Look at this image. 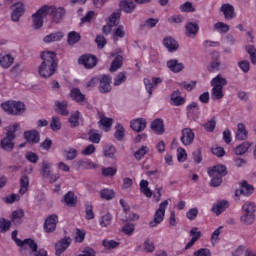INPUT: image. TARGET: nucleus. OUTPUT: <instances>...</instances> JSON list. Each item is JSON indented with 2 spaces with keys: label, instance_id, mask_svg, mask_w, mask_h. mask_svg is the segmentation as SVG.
I'll return each mask as SVG.
<instances>
[{
  "label": "nucleus",
  "instance_id": "obj_3",
  "mask_svg": "<svg viewBox=\"0 0 256 256\" xmlns=\"http://www.w3.org/2000/svg\"><path fill=\"white\" fill-rule=\"evenodd\" d=\"M256 205L253 202H246L242 206V216L240 217L241 223L244 225H253L255 221Z\"/></svg>",
  "mask_w": 256,
  "mask_h": 256
},
{
  "label": "nucleus",
  "instance_id": "obj_2",
  "mask_svg": "<svg viewBox=\"0 0 256 256\" xmlns=\"http://www.w3.org/2000/svg\"><path fill=\"white\" fill-rule=\"evenodd\" d=\"M208 175L211 177V187H219L223 183V177L227 175V167L219 164L208 169Z\"/></svg>",
  "mask_w": 256,
  "mask_h": 256
},
{
  "label": "nucleus",
  "instance_id": "obj_32",
  "mask_svg": "<svg viewBox=\"0 0 256 256\" xmlns=\"http://www.w3.org/2000/svg\"><path fill=\"white\" fill-rule=\"evenodd\" d=\"M212 87L223 89L227 85V79H225L221 74H218L215 78L211 80Z\"/></svg>",
  "mask_w": 256,
  "mask_h": 256
},
{
  "label": "nucleus",
  "instance_id": "obj_25",
  "mask_svg": "<svg viewBox=\"0 0 256 256\" xmlns=\"http://www.w3.org/2000/svg\"><path fill=\"white\" fill-rule=\"evenodd\" d=\"M0 147L4 151H7L8 153H11L13 149L15 148V143H13V138L4 137L0 142Z\"/></svg>",
  "mask_w": 256,
  "mask_h": 256
},
{
  "label": "nucleus",
  "instance_id": "obj_1",
  "mask_svg": "<svg viewBox=\"0 0 256 256\" xmlns=\"http://www.w3.org/2000/svg\"><path fill=\"white\" fill-rule=\"evenodd\" d=\"M40 57L42 59L38 67L40 77L44 79L53 77V74L57 71V54L53 51L45 50L40 54Z\"/></svg>",
  "mask_w": 256,
  "mask_h": 256
},
{
  "label": "nucleus",
  "instance_id": "obj_54",
  "mask_svg": "<svg viewBox=\"0 0 256 256\" xmlns=\"http://www.w3.org/2000/svg\"><path fill=\"white\" fill-rule=\"evenodd\" d=\"M146 153H149V147L142 146L140 149H138L134 153V157H135V159H137V161H141V159H143V157H145Z\"/></svg>",
  "mask_w": 256,
  "mask_h": 256
},
{
  "label": "nucleus",
  "instance_id": "obj_47",
  "mask_svg": "<svg viewBox=\"0 0 256 256\" xmlns=\"http://www.w3.org/2000/svg\"><path fill=\"white\" fill-rule=\"evenodd\" d=\"M61 127H62L61 119H59V117L57 116L52 117L50 122V129L56 132V131H61Z\"/></svg>",
  "mask_w": 256,
  "mask_h": 256
},
{
  "label": "nucleus",
  "instance_id": "obj_14",
  "mask_svg": "<svg viewBox=\"0 0 256 256\" xmlns=\"http://www.w3.org/2000/svg\"><path fill=\"white\" fill-rule=\"evenodd\" d=\"M100 93H109L111 91V76L103 75L99 78Z\"/></svg>",
  "mask_w": 256,
  "mask_h": 256
},
{
  "label": "nucleus",
  "instance_id": "obj_52",
  "mask_svg": "<svg viewBox=\"0 0 256 256\" xmlns=\"http://www.w3.org/2000/svg\"><path fill=\"white\" fill-rule=\"evenodd\" d=\"M14 101L13 100H9V101H5L1 104V109L7 113L8 115H13V107H14Z\"/></svg>",
  "mask_w": 256,
  "mask_h": 256
},
{
  "label": "nucleus",
  "instance_id": "obj_15",
  "mask_svg": "<svg viewBox=\"0 0 256 256\" xmlns=\"http://www.w3.org/2000/svg\"><path fill=\"white\" fill-rule=\"evenodd\" d=\"M130 127L136 133H141V131H145V127H147V120L145 118L134 119L130 122Z\"/></svg>",
  "mask_w": 256,
  "mask_h": 256
},
{
  "label": "nucleus",
  "instance_id": "obj_13",
  "mask_svg": "<svg viewBox=\"0 0 256 256\" xmlns=\"http://www.w3.org/2000/svg\"><path fill=\"white\" fill-rule=\"evenodd\" d=\"M187 115L188 117H190V119H193L194 121H197V119H199L201 111L197 102H192L187 106Z\"/></svg>",
  "mask_w": 256,
  "mask_h": 256
},
{
  "label": "nucleus",
  "instance_id": "obj_33",
  "mask_svg": "<svg viewBox=\"0 0 256 256\" xmlns=\"http://www.w3.org/2000/svg\"><path fill=\"white\" fill-rule=\"evenodd\" d=\"M55 105L57 113L63 116L69 115V110L67 109V101H56Z\"/></svg>",
  "mask_w": 256,
  "mask_h": 256
},
{
  "label": "nucleus",
  "instance_id": "obj_57",
  "mask_svg": "<svg viewBox=\"0 0 256 256\" xmlns=\"http://www.w3.org/2000/svg\"><path fill=\"white\" fill-rule=\"evenodd\" d=\"M142 251H144V253H153V251H155V245H153V241H144L142 245Z\"/></svg>",
  "mask_w": 256,
  "mask_h": 256
},
{
  "label": "nucleus",
  "instance_id": "obj_22",
  "mask_svg": "<svg viewBox=\"0 0 256 256\" xmlns=\"http://www.w3.org/2000/svg\"><path fill=\"white\" fill-rule=\"evenodd\" d=\"M63 37H65V34H63V32H61V31L53 32V33L46 35L43 38V42L44 43H55L57 41H61Z\"/></svg>",
  "mask_w": 256,
  "mask_h": 256
},
{
  "label": "nucleus",
  "instance_id": "obj_39",
  "mask_svg": "<svg viewBox=\"0 0 256 256\" xmlns=\"http://www.w3.org/2000/svg\"><path fill=\"white\" fill-rule=\"evenodd\" d=\"M12 107V115H23L25 113V104L23 102L14 101Z\"/></svg>",
  "mask_w": 256,
  "mask_h": 256
},
{
  "label": "nucleus",
  "instance_id": "obj_51",
  "mask_svg": "<svg viewBox=\"0 0 256 256\" xmlns=\"http://www.w3.org/2000/svg\"><path fill=\"white\" fill-rule=\"evenodd\" d=\"M64 203H66L68 207H73V205L77 203V198L75 197V194H73V192H68L64 196Z\"/></svg>",
  "mask_w": 256,
  "mask_h": 256
},
{
  "label": "nucleus",
  "instance_id": "obj_30",
  "mask_svg": "<svg viewBox=\"0 0 256 256\" xmlns=\"http://www.w3.org/2000/svg\"><path fill=\"white\" fill-rule=\"evenodd\" d=\"M120 9L124 13H133L135 11V3L131 0H123L120 2Z\"/></svg>",
  "mask_w": 256,
  "mask_h": 256
},
{
  "label": "nucleus",
  "instance_id": "obj_48",
  "mask_svg": "<svg viewBox=\"0 0 256 256\" xmlns=\"http://www.w3.org/2000/svg\"><path fill=\"white\" fill-rule=\"evenodd\" d=\"M249 147H251V145L248 144V142H244L234 148V153L235 155H245V152L249 151Z\"/></svg>",
  "mask_w": 256,
  "mask_h": 256
},
{
  "label": "nucleus",
  "instance_id": "obj_26",
  "mask_svg": "<svg viewBox=\"0 0 256 256\" xmlns=\"http://www.w3.org/2000/svg\"><path fill=\"white\" fill-rule=\"evenodd\" d=\"M15 58L10 54H0V65L3 69H9L13 65Z\"/></svg>",
  "mask_w": 256,
  "mask_h": 256
},
{
  "label": "nucleus",
  "instance_id": "obj_58",
  "mask_svg": "<svg viewBox=\"0 0 256 256\" xmlns=\"http://www.w3.org/2000/svg\"><path fill=\"white\" fill-rule=\"evenodd\" d=\"M182 13H195V7L191 2H185L179 7Z\"/></svg>",
  "mask_w": 256,
  "mask_h": 256
},
{
  "label": "nucleus",
  "instance_id": "obj_53",
  "mask_svg": "<svg viewBox=\"0 0 256 256\" xmlns=\"http://www.w3.org/2000/svg\"><path fill=\"white\" fill-rule=\"evenodd\" d=\"M216 126L217 120H215V117H212L204 124V129L205 131H208V133H213V131H215Z\"/></svg>",
  "mask_w": 256,
  "mask_h": 256
},
{
  "label": "nucleus",
  "instance_id": "obj_18",
  "mask_svg": "<svg viewBox=\"0 0 256 256\" xmlns=\"http://www.w3.org/2000/svg\"><path fill=\"white\" fill-rule=\"evenodd\" d=\"M190 237H191V240L186 244L185 250L191 249V247H193L195 243H197V241L201 239V231H199L198 228H192L190 230Z\"/></svg>",
  "mask_w": 256,
  "mask_h": 256
},
{
  "label": "nucleus",
  "instance_id": "obj_19",
  "mask_svg": "<svg viewBox=\"0 0 256 256\" xmlns=\"http://www.w3.org/2000/svg\"><path fill=\"white\" fill-rule=\"evenodd\" d=\"M229 207V202L226 200H218L215 204L212 206V213L215 215H221Z\"/></svg>",
  "mask_w": 256,
  "mask_h": 256
},
{
  "label": "nucleus",
  "instance_id": "obj_45",
  "mask_svg": "<svg viewBox=\"0 0 256 256\" xmlns=\"http://www.w3.org/2000/svg\"><path fill=\"white\" fill-rule=\"evenodd\" d=\"M123 65V56L118 55L115 57L114 61H112L110 71L111 73H115L117 69H120V67Z\"/></svg>",
  "mask_w": 256,
  "mask_h": 256
},
{
  "label": "nucleus",
  "instance_id": "obj_29",
  "mask_svg": "<svg viewBox=\"0 0 256 256\" xmlns=\"http://www.w3.org/2000/svg\"><path fill=\"white\" fill-rule=\"evenodd\" d=\"M69 245H71V238L60 240L56 244V255H61V253H63V251H65L69 247Z\"/></svg>",
  "mask_w": 256,
  "mask_h": 256
},
{
  "label": "nucleus",
  "instance_id": "obj_42",
  "mask_svg": "<svg viewBox=\"0 0 256 256\" xmlns=\"http://www.w3.org/2000/svg\"><path fill=\"white\" fill-rule=\"evenodd\" d=\"M254 191L253 186L251 184L247 183V181H243L240 188V193L242 195H245L246 197H249Z\"/></svg>",
  "mask_w": 256,
  "mask_h": 256
},
{
  "label": "nucleus",
  "instance_id": "obj_35",
  "mask_svg": "<svg viewBox=\"0 0 256 256\" xmlns=\"http://www.w3.org/2000/svg\"><path fill=\"white\" fill-rule=\"evenodd\" d=\"M29 191V176H22L20 178V195H25Z\"/></svg>",
  "mask_w": 256,
  "mask_h": 256
},
{
  "label": "nucleus",
  "instance_id": "obj_11",
  "mask_svg": "<svg viewBox=\"0 0 256 256\" xmlns=\"http://www.w3.org/2000/svg\"><path fill=\"white\" fill-rule=\"evenodd\" d=\"M220 11L221 13H223L226 21H231V19H235L236 17L235 7H233V5L229 3L222 4V6L220 7Z\"/></svg>",
  "mask_w": 256,
  "mask_h": 256
},
{
  "label": "nucleus",
  "instance_id": "obj_7",
  "mask_svg": "<svg viewBox=\"0 0 256 256\" xmlns=\"http://www.w3.org/2000/svg\"><path fill=\"white\" fill-rule=\"evenodd\" d=\"M47 9V15L52 17L54 23H59L65 17V8L63 7H56L55 5H44Z\"/></svg>",
  "mask_w": 256,
  "mask_h": 256
},
{
  "label": "nucleus",
  "instance_id": "obj_38",
  "mask_svg": "<svg viewBox=\"0 0 256 256\" xmlns=\"http://www.w3.org/2000/svg\"><path fill=\"white\" fill-rule=\"evenodd\" d=\"M111 223H113V216L109 213L102 215L99 219L100 227H110Z\"/></svg>",
  "mask_w": 256,
  "mask_h": 256
},
{
  "label": "nucleus",
  "instance_id": "obj_20",
  "mask_svg": "<svg viewBox=\"0 0 256 256\" xmlns=\"http://www.w3.org/2000/svg\"><path fill=\"white\" fill-rule=\"evenodd\" d=\"M166 65L168 69L172 71V73H181V71L185 69V65H183V63H180L177 59L168 60Z\"/></svg>",
  "mask_w": 256,
  "mask_h": 256
},
{
  "label": "nucleus",
  "instance_id": "obj_17",
  "mask_svg": "<svg viewBox=\"0 0 256 256\" xmlns=\"http://www.w3.org/2000/svg\"><path fill=\"white\" fill-rule=\"evenodd\" d=\"M159 83H163V80L159 77L152 78V82H151V80H149L147 78L144 79V84H145L146 91H147L149 97H151V95H153V89H155L154 85H159Z\"/></svg>",
  "mask_w": 256,
  "mask_h": 256
},
{
  "label": "nucleus",
  "instance_id": "obj_34",
  "mask_svg": "<svg viewBox=\"0 0 256 256\" xmlns=\"http://www.w3.org/2000/svg\"><path fill=\"white\" fill-rule=\"evenodd\" d=\"M140 191L143 193V195H145V197H153V192L151 191V188L149 187V181L147 180L140 181Z\"/></svg>",
  "mask_w": 256,
  "mask_h": 256
},
{
  "label": "nucleus",
  "instance_id": "obj_9",
  "mask_svg": "<svg viewBox=\"0 0 256 256\" xmlns=\"http://www.w3.org/2000/svg\"><path fill=\"white\" fill-rule=\"evenodd\" d=\"M57 223H59V217L57 214L48 216L44 222L45 233H53L57 229Z\"/></svg>",
  "mask_w": 256,
  "mask_h": 256
},
{
  "label": "nucleus",
  "instance_id": "obj_31",
  "mask_svg": "<svg viewBox=\"0 0 256 256\" xmlns=\"http://www.w3.org/2000/svg\"><path fill=\"white\" fill-rule=\"evenodd\" d=\"M199 33V25L197 23L189 22L186 24L187 37H195Z\"/></svg>",
  "mask_w": 256,
  "mask_h": 256
},
{
  "label": "nucleus",
  "instance_id": "obj_16",
  "mask_svg": "<svg viewBox=\"0 0 256 256\" xmlns=\"http://www.w3.org/2000/svg\"><path fill=\"white\" fill-rule=\"evenodd\" d=\"M185 98L181 96V92L176 90L170 95V103L174 105V107H181V105H185Z\"/></svg>",
  "mask_w": 256,
  "mask_h": 256
},
{
  "label": "nucleus",
  "instance_id": "obj_62",
  "mask_svg": "<svg viewBox=\"0 0 256 256\" xmlns=\"http://www.w3.org/2000/svg\"><path fill=\"white\" fill-rule=\"evenodd\" d=\"M115 147L113 145H106L104 147V156L105 157H109L110 159H113V157H115Z\"/></svg>",
  "mask_w": 256,
  "mask_h": 256
},
{
  "label": "nucleus",
  "instance_id": "obj_10",
  "mask_svg": "<svg viewBox=\"0 0 256 256\" xmlns=\"http://www.w3.org/2000/svg\"><path fill=\"white\" fill-rule=\"evenodd\" d=\"M79 65H83L86 69H93L97 65V58L93 55H84L78 59Z\"/></svg>",
  "mask_w": 256,
  "mask_h": 256
},
{
  "label": "nucleus",
  "instance_id": "obj_21",
  "mask_svg": "<svg viewBox=\"0 0 256 256\" xmlns=\"http://www.w3.org/2000/svg\"><path fill=\"white\" fill-rule=\"evenodd\" d=\"M24 139H26L27 143H39L41 141V138L39 136V132L37 130H30L24 132Z\"/></svg>",
  "mask_w": 256,
  "mask_h": 256
},
{
  "label": "nucleus",
  "instance_id": "obj_27",
  "mask_svg": "<svg viewBox=\"0 0 256 256\" xmlns=\"http://www.w3.org/2000/svg\"><path fill=\"white\" fill-rule=\"evenodd\" d=\"M163 45L166 47V49H168V51H170V53H173V51H177V49H179V44L171 37L164 38Z\"/></svg>",
  "mask_w": 256,
  "mask_h": 256
},
{
  "label": "nucleus",
  "instance_id": "obj_28",
  "mask_svg": "<svg viewBox=\"0 0 256 256\" xmlns=\"http://www.w3.org/2000/svg\"><path fill=\"white\" fill-rule=\"evenodd\" d=\"M70 97L73 101H76V103H83V101H85V94L81 93L79 88H72L70 90Z\"/></svg>",
  "mask_w": 256,
  "mask_h": 256
},
{
  "label": "nucleus",
  "instance_id": "obj_43",
  "mask_svg": "<svg viewBox=\"0 0 256 256\" xmlns=\"http://www.w3.org/2000/svg\"><path fill=\"white\" fill-rule=\"evenodd\" d=\"M100 197L102 199H105V201H111V199L115 198V191H113V189H102L100 191Z\"/></svg>",
  "mask_w": 256,
  "mask_h": 256
},
{
  "label": "nucleus",
  "instance_id": "obj_23",
  "mask_svg": "<svg viewBox=\"0 0 256 256\" xmlns=\"http://www.w3.org/2000/svg\"><path fill=\"white\" fill-rule=\"evenodd\" d=\"M52 167H53V163H51L47 160H43L42 161V168L40 170L41 177H43L44 179H47V177H51Z\"/></svg>",
  "mask_w": 256,
  "mask_h": 256
},
{
  "label": "nucleus",
  "instance_id": "obj_56",
  "mask_svg": "<svg viewBox=\"0 0 256 256\" xmlns=\"http://www.w3.org/2000/svg\"><path fill=\"white\" fill-rule=\"evenodd\" d=\"M211 97L214 100L223 99V88L212 86Z\"/></svg>",
  "mask_w": 256,
  "mask_h": 256
},
{
  "label": "nucleus",
  "instance_id": "obj_6",
  "mask_svg": "<svg viewBox=\"0 0 256 256\" xmlns=\"http://www.w3.org/2000/svg\"><path fill=\"white\" fill-rule=\"evenodd\" d=\"M11 237H12L13 241L16 243V245L18 247H20L21 252L27 251L29 249L36 251V249H38V247H39L37 245V243H35V240H33V239H25L22 241L21 239L17 238V230L12 232Z\"/></svg>",
  "mask_w": 256,
  "mask_h": 256
},
{
  "label": "nucleus",
  "instance_id": "obj_60",
  "mask_svg": "<svg viewBox=\"0 0 256 256\" xmlns=\"http://www.w3.org/2000/svg\"><path fill=\"white\" fill-rule=\"evenodd\" d=\"M123 137H125V128L123 127V125L118 124L116 125L115 138L118 141H123Z\"/></svg>",
  "mask_w": 256,
  "mask_h": 256
},
{
  "label": "nucleus",
  "instance_id": "obj_50",
  "mask_svg": "<svg viewBox=\"0 0 256 256\" xmlns=\"http://www.w3.org/2000/svg\"><path fill=\"white\" fill-rule=\"evenodd\" d=\"M17 129H19V124L15 123L6 128V137L10 139H15L17 137L15 133L17 132Z\"/></svg>",
  "mask_w": 256,
  "mask_h": 256
},
{
  "label": "nucleus",
  "instance_id": "obj_64",
  "mask_svg": "<svg viewBox=\"0 0 256 256\" xmlns=\"http://www.w3.org/2000/svg\"><path fill=\"white\" fill-rule=\"evenodd\" d=\"M194 256H211V250L207 249V248H202L199 250H196L193 253Z\"/></svg>",
  "mask_w": 256,
  "mask_h": 256
},
{
  "label": "nucleus",
  "instance_id": "obj_37",
  "mask_svg": "<svg viewBox=\"0 0 256 256\" xmlns=\"http://www.w3.org/2000/svg\"><path fill=\"white\" fill-rule=\"evenodd\" d=\"M23 217H25V212H23L21 209H18L12 212L11 221L12 223H15V225H21V219H23Z\"/></svg>",
  "mask_w": 256,
  "mask_h": 256
},
{
  "label": "nucleus",
  "instance_id": "obj_40",
  "mask_svg": "<svg viewBox=\"0 0 256 256\" xmlns=\"http://www.w3.org/2000/svg\"><path fill=\"white\" fill-rule=\"evenodd\" d=\"M120 19L121 11H116L109 16L107 23L110 24V26L115 27V25H119Z\"/></svg>",
  "mask_w": 256,
  "mask_h": 256
},
{
  "label": "nucleus",
  "instance_id": "obj_36",
  "mask_svg": "<svg viewBox=\"0 0 256 256\" xmlns=\"http://www.w3.org/2000/svg\"><path fill=\"white\" fill-rule=\"evenodd\" d=\"M151 129L157 133V135H161L165 129L163 128V120L156 119L151 123Z\"/></svg>",
  "mask_w": 256,
  "mask_h": 256
},
{
  "label": "nucleus",
  "instance_id": "obj_61",
  "mask_svg": "<svg viewBox=\"0 0 256 256\" xmlns=\"http://www.w3.org/2000/svg\"><path fill=\"white\" fill-rule=\"evenodd\" d=\"M102 245L104 249H117L119 247V242L115 240H103Z\"/></svg>",
  "mask_w": 256,
  "mask_h": 256
},
{
  "label": "nucleus",
  "instance_id": "obj_55",
  "mask_svg": "<svg viewBox=\"0 0 256 256\" xmlns=\"http://www.w3.org/2000/svg\"><path fill=\"white\" fill-rule=\"evenodd\" d=\"M102 175L104 177H115V175H117V168L116 167H103Z\"/></svg>",
  "mask_w": 256,
  "mask_h": 256
},
{
  "label": "nucleus",
  "instance_id": "obj_12",
  "mask_svg": "<svg viewBox=\"0 0 256 256\" xmlns=\"http://www.w3.org/2000/svg\"><path fill=\"white\" fill-rule=\"evenodd\" d=\"M180 140H181V143L185 146L191 145V143L195 141V132H193L191 128L183 129Z\"/></svg>",
  "mask_w": 256,
  "mask_h": 256
},
{
  "label": "nucleus",
  "instance_id": "obj_49",
  "mask_svg": "<svg viewBox=\"0 0 256 256\" xmlns=\"http://www.w3.org/2000/svg\"><path fill=\"white\" fill-rule=\"evenodd\" d=\"M214 31L221 34L229 33V25L225 24V22H217L214 24Z\"/></svg>",
  "mask_w": 256,
  "mask_h": 256
},
{
  "label": "nucleus",
  "instance_id": "obj_59",
  "mask_svg": "<svg viewBox=\"0 0 256 256\" xmlns=\"http://www.w3.org/2000/svg\"><path fill=\"white\" fill-rule=\"evenodd\" d=\"M122 233L131 237L135 233V224L127 223L122 227Z\"/></svg>",
  "mask_w": 256,
  "mask_h": 256
},
{
  "label": "nucleus",
  "instance_id": "obj_46",
  "mask_svg": "<svg viewBox=\"0 0 256 256\" xmlns=\"http://www.w3.org/2000/svg\"><path fill=\"white\" fill-rule=\"evenodd\" d=\"M81 41V34L78 32L72 31L68 33V44L75 45V43H79Z\"/></svg>",
  "mask_w": 256,
  "mask_h": 256
},
{
  "label": "nucleus",
  "instance_id": "obj_4",
  "mask_svg": "<svg viewBox=\"0 0 256 256\" xmlns=\"http://www.w3.org/2000/svg\"><path fill=\"white\" fill-rule=\"evenodd\" d=\"M167 207H169V200H164L160 203L158 209L154 213V218L149 222V227H157V225H161L163 221H165V211H167Z\"/></svg>",
  "mask_w": 256,
  "mask_h": 256
},
{
  "label": "nucleus",
  "instance_id": "obj_63",
  "mask_svg": "<svg viewBox=\"0 0 256 256\" xmlns=\"http://www.w3.org/2000/svg\"><path fill=\"white\" fill-rule=\"evenodd\" d=\"M246 51L250 55V59H251L253 65H255L256 64V49H255V46H247Z\"/></svg>",
  "mask_w": 256,
  "mask_h": 256
},
{
  "label": "nucleus",
  "instance_id": "obj_41",
  "mask_svg": "<svg viewBox=\"0 0 256 256\" xmlns=\"http://www.w3.org/2000/svg\"><path fill=\"white\" fill-rule=\"evenodd\" d=\"M99 123L101 129H103L104 131H109L111 129V126L113 125V119L103 116L101 117Z\"/></svg>",
  "mask_w": 256,
  "mask_h": 256
},
{
  "label": "nucleus",
  "instance_id": "obj_44",
  "mask_svg": "<svg viewBox=\"0 0 256 256\" xmlns=\"http://www.w3.org/2000/svg\"><path fill=\"white\" fill-rule=\"evenodd\" d=\"M80 121H81V113L79 111L72 113L69 117V123L71 127H78Z\"/></svg>",
  "mask_w": 256,
  "mask_h": 256
},
{
  "label": "nucleus",
  "instance_id": "obj_24",
  "mask_svg": "<svg viewBox=\"0 0 256 256\" xmlns=\"http://www.w3.org/2000/svg\"><path fill=\"white\" fill-rule=\"evenodd\" d=\"M248 135H249V132L247 131L245 124L239 123L237 125L236 139H238V141H245Z\"/></svg>",
  "mask_w": 256,
  "mask_h": 256
},
{
  "label": "nucleus",
  "instance_id": "obj_8",
  "mask_svg": "<svg viewBox=\"0 0 256 256\" xmlns=\"http://www.w3.org/2000/svg\"><path fill=\"white\" fill-rule=\"evenodd\" d=\"M11 11V19L17 23L25 13V5L22 2H17L11 6Z\"/></svg>",
  "mask_w": 256,
  "mask_h": 256
},
{
  "label": "nucleus",
  "instance_id": "obj_5",
  "mask_svg": "<svg viewBox=\"0 0 256 256\" xmlns=\"http://www.w3.org/2000/svg\"><path fill=\"white\" fill-rule=\"evenodd\" d=\"M47 15V7L45 5L32 14V28L35 29V31H39V29L43 27Z\"/></svg>",
  "mask_w": 256,
  "mask_h": 256
}]
</instances>
